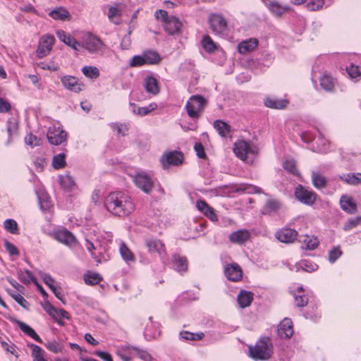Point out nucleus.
Returning <instances> with one entry per match:
<instances>
[{"label":"nucleus","instance_id":"nucleus-1","mask_svg":"<svg viewBox=\"0 0 361 361\" xmlns=\"http://www.w3.org/2000/svg\"><path fill=\"white\" fill-rule=\"evenodd\" d=\"M104 206L109 212L121 218L129 216L136 208L131 196L122 191L109 193L105 199Z\"/></svg>","mask_w":361,"mask_h":361},{"label":"nucleus","instance_id":"nucleus-2","mask_svg":"<svg viewBox=\"0 0 361 361\" xmlns=\"http://www.w3.org/2000/svg\"><path fill=\"white\" fill-rule=\"evenodd\" d=\"M273 344L268 336H262L255 345H249V355L255 360H269L273 354Z\"/></svg>","mask_w":361,"mask_h":361},{"label":"nucleus","instance_id":"nucleus-3","mask_svg":"<svg viewBox=\"0 0 361 361\" xmlns=\"http://www.w3.org/2000/svg\"><path fill=\"white\" fill-rule=\"evenodd\" d=\"M207 100L200 94L191 96L187 101L185 109L190 118L193 121H197L202 115Z\"/></svg>","mask_w":361,"mask_h":361},{"label":"nucleus","instance_id":"nucleus-4","mask_svg":"<svg viewBox=\"0 0 361 361\" xmlns=\"http://www.w3.org/2000/svg\"><path fill=\"white\" fill-rule=\"evenodd\" d=\"M233 152L240 159L245 161L248 154H255L257 152V148L249 142L238 140L234 143Z\"/></svg>","mask_w":361,"mask_h":361},{"label":"nucleus","instance_id":"nucleus-5","mask_svg":"<svg viewBox=\"0 0 361 361\" xmlns=\"http://www.w3.org/2000/svg\"><path fill=\"white\" fill-rule=\"evenodd\" d=\"M133 180L135 185L146 194H149L154 188L152 178L145 172L136 173Z\"/></svg>","mask_w":361,"mask_h":361},{"label":"nucleus","instance_id":"nucleus-6","mask_svg":"<svg viewBox=\"0 0 361 361\" xmlns=\"http://www.w3.org/2000/svg\"><path fill=\"white\" fill-rule=\"evenodd\" d=\"M208 21L211 30L216 35H222L227 30V20L221 14L212 13L209 16Z\"/></svg>","mask_w":361,"mask_h":361},{"label":"nucleus","instance_id":"nucleus-7","mask_svg":"<svg viewBox=\"0 0 361 361\" xmlns=\"http://www.w3.org/2000/svg\"><path fill=\"white\" fill-rule=\"evenodd\" d=\"M67 133L60 126L54 125L49 128L47 131V139L50 144L59 145L66 142Z\"/></svg>","mask_w":361,"mask_h":361},{"label":"nucleus","instance_id":"nucleus-8","mask_svg":"<svg viewBox=\"0 0 361 361\" xmlns=\"http://www.w3.org/2000/svg\"><path fill=\"white\" fill-rule=\"evenodd\" d=\"M183 154L179 151H172L164 153L160 159L162 167L164 169L170 166H178L183 161Z\"/></svg>","mask_w":361,"mask_h":361},{"label":"nucleus","instance_id":"nucleus-9","mask_svg":"<svg viewBox=\"0 0 361 361\" xmlns=\"http://www.w3.org/2000/svg\"><path fill=\"white\" fill-rule=\"evenodd\" d=\"M55 42V38L53 35H46L42 36L39 42L37 49V56L38 58L42 59L47 56Z\"/></svg>","mask_w":361,"mask_h":361},{"label":"nucleus","instance_id":"nucleus-10","mask_svg":"<svg viewBox=\"0 0 361 361\" xmlns=\"http://www.w3.org/2000/svg\"><path fill=\"white\" fill-rule=\"evenodd\" d=\"M317 196L314 192L304 188L301 185L295 190V198L307 205H312L317 200Z\"/></svg>","mask_w":361,"mask_h":361},{"label":"nucleus","instance_id":"nucleus-11","mask_svg":"<svg viewBox=\"0 0 361 361\" xmlns=\"http://www.w3.org/2000/svg\"><path fill=\"white\" fill-rule=\"evenodd\" d=\"M145 245L150 254H157L161 257L166 255V247L164 243L157 238H149L145 239Z\"/></svg>","mask_w":361,"mask_h":361},{"label":"nucleus","instance_id":"nucleus-12","mask_svg":"<svg viewBox=\"0 0 361 361\" xmlns=\"http://www.w3.org/2000/svg\"><path fill=\"white\" fill-rule=\"evenodd\" d=\"M121 350L130 354L133 358L138 357L143 361H152V357L145 349L132 345H124L121 347Z\"/></svg>","mask_w":361,"mask_h":361},{"label":"nucleus","instance_id":"nucleus-13","mask_svg":"<svg viewBox=\"0 0 361 361\" xmlns=\"http://www.w3.org/2000/svg\"><path fill=\"white\" fill-rule=\"evenodd\" d=\"M49 235L52 236L59 243H61L68 246H72L76 243L75 237L71 231L66 228L54 231V232L49 233Z\"/></svg>","mask_w":361,"mask_h":361},{"label":"nucleus","instance_id":"nucleus-14","mask_svg":"<svg viewBox=\"0 0 361 361\" xmlns=\"http://www.w3.org/2000/svg\"><path fill=\"white\" fill-rule=\"evenodd\" d=\"M61 82L65 89L75 93L80 92L85 87L84 83L72 75L61 77Z\"/></svg>","mask_w":361,"mask_h":361},{"label":"nucleus","instance_id":"nucleus-15","mask_svg":"<svg viewBox=\"0 0 361 361\" xmlns=\"http://www.w3.org/2000/svg\"><path fill=\"white\" fill-rule=\"evenodd\" d=\"M298 233L296 230L288 227H283L278 230L275 233V237L280 242L284 243H293L297 238Z\"/></svg>","mask_w":361,"mask_h":361},{"label":"nucleus","instance_id":"nucleus-16","mask_svg":"<svg viewBox=\"0 0 361 361\" xmlns=\"http://www.w3.org/2000/svg\"><path fill=\"white\" fill-rule=\"evenodd\" d=\"M104 46V44L100 38L92 35L87 36L83 42V47L90 53H97Z\"/></svg>","mask_w":361,"mask_h":361},{"label":"nucleus","instance_id":"nucleus-17","mask_svg":"<svg viewBox=\"0 0 361 361\" xmlns=\"http://www.w3.org/2000/svg\"><path fill=\"white\" fill-rule=\"evenodd\" d=\"M336 82V78L326 71L323 72L319 77V85L325 92H334Z\"/></svg>","mask_w":361,"mask_h":361},{"label":"nucleus","instance_id":"nucleus-18","mask_svg":"<svg viewBox=\"0 0 361 361\" xmlns=\"http://www.w3.org/2000/svg\"><path fill=\"white\" fill-rule=\"evenodd\" d=\"M278 336L281 338H290L293 334V326L290 319L285 318L278 325Z\"/></svg>","mask_w":361,"mask_h":361},{"label":"nucleus","instance_id":"nucleus-19","mask_svg":"<svg viewBox=\"0 0 361 361\" xmlns=\"http://www.w3.org/2000/svg\"><path fill=\"white\" fill-rule=\"evenodd\" d=\"M224 274L229 281L235 282L240 281L243 277L242 269L236 263L227 265L224 269Z\"/></svg>","mask_w":361,"mask_h":361},{"label":"nucleus","instance_id":"nucleus-20","mask_svg":"<svg viewBox=\"0 0 361 361\" xmlns=\"http://www.w3.org/2000/svg\"><path fill=\"white\" fill-rule=\"evenodd\" d=\"M197 209L212 221H217L218 216L214 209L204 200H197L196 202Z\"/></svg>","mask_w":361,"mask_h":361},{"label":"nucleus","instance_id":"nucleus-21","mask_svg":"<svg viewBox=\"0 0 361 361\" xmlns=\"http://www.w3.org/2000/svg\"><path fill=\"white\" fill-rule=\"evenodd\" d=\"M144 87L145 91L152 95H157L160 92V87L158 80L152 75H147L144 80Z\"/></svg>","mask_w":361,"mask_h":361},{"label":"nucleus","instance_id":"nucleus-22","mask_svg":"<svg viewBox=\"0 0 361 361\" xmlns=\"http://www.w3.org/2000/svg\"><path fill=\"white\" fill-rule=\"evenodd\" d=\"M340 205L341 209L348 214H355L357 210L356 203L353 198L348 195H343L340 199Z\"/></svg>","mask_w":361,"mask_h":361},{"label":"nucleus","instance_id":"nucleus-23","mask_svg":"<svg viewBox=\"0 0 361 361\" xmlns=\"http://www.w3.org/2000/svg\"><path fill=\"white\" fill-rule=\"evenodd\" d=\"M258 44L259 42L256 38H250L238 44V51L240 54H245L254 51Z\"/></svg>","mask_w":361,"mask_h":361},{"label":"nucleus","instance_id":"nucleus-24","mask_svg":"<svg viewBox=\"0 0 361 361\" xmlns=\"http://www.w3.org/2000/svg\"><path fill=\"white\" fill-rule=\"evenodd\" d=\"M122 12V8L117 4L110 6L107 13L109 20L115 25H120Z\"/></svg>","mask_w":361,"mask_h":361},{"label":"nucleus","instance_id":"nucleus-25","mask_svg":"<svg viewBox=\"0 0 361 361\" xmlns=\"http://www.w3.org/2000/svg\"><path fill=\"white\" fill-rule=\"evenodd\" d=\"M264 105L267 107L274 109H284L288 104V101L284 99H278L276 97H267L264 99Z\"/></svg>","mask_w":361,"mask_h":361},{"label":"nucleus","instance_id":"nucleus-26","mask_svg":"<svg viewBox=\"0 0 361 361\" xmlns=\"http://www.w3.org/2000/svg\"><path fill=\"white\" fill-rule=\"evenodd\" d=\"M56 36L61 41L75 50H78L79 47H80V43L74 37H71L63 30H58L56 32Z\"/></svg>","mask_w":361,"mask_h":361},{"label":"nucleus","instance_id":"nucleus-27","mask_svg":"<svg viewBox=\"0 0 361 361\" xmlns=\"http://www.w3.org/2000/svg\"><path fill=\"white\" fill-rule=\"evenodd\" d=\"M250 236L247 230L241 229L232 232L229 235V240L233 243L243 244L250 238Z\"/></svg>","mask_w":361,"mask_h":361},{"label":"nucleus","instance_id":"nucleus-28","mask_svg":"<svg viewBox=\"0 0 361 361\" xmlns=\"http://www.w3.org/2000/svg\"><path fill=\"white\" fill-rule=\"evenodd\" d=\"M182 26V23L176 18L171 17L164 24V30L169 35H174L178 33Z\"/></svg>","mask_w":361,"mask_h":361},{"label":"nucleus","instance_id":"nucleus-29","mask_svg":"<svg viewBox=\"0 0 361 361\" xmlns=\"http://www.w3.org/2000/svg\"><path fill=\"white\" fill-rule=\"evenodd\" d=\"M173 267L177 271L182 273L188 269V259L184 256L174 255L172 258Z\"/></svg>","mask_w":361,"mask_h":361},{"label":"nucleus","instance_id":"nucleus-30","mask_svg":"<svg viewBox=\"0 0 361 361\" xmlns=\"http://www.w3.org/2000/svg\"><path fill=\"white\" fill-rule=\"evenodd\" d=\"M213 127L221 137H227L231 130L230 125L221 120L215 121Z\"/></svg>","mask_w":361,"mask_h":361},{"label":"nucleus","instance_id":"nucleus-31","mask_svg":"<svg viewBox=\"0 0 361 361\" xmlns=\"http://www.w3.org/2000/svg\"><path fill=\"white\" fill-rule=\"evenodd\" d=\"M238 303L241 308H245L250 305L253 300V294L251 292L241 290L238 295Z\"/></svg>","mask_w":361,"mask_h":361},{"label":"nucleus","instance_id":"nucleus-32","mask_svg":"<svg viewBox=\"0 0 361 361\" xmlns=\"http://www.w3.org/2000/svg\"><path fill=\"white\" fill-rule=\"evenodd\" d=\"M17 276L18 279L24 284L27 285L31 282H32L33 283H37L36 278L33 276L32 273L27 269L18 270Z\"/></svg>","mask_w":361,"mask_h":361},{"label":"nucleus","instance_id":"nucleus-33","mask_svg":"<svg viewBox=\"0 0 361 361\" xmlns=\"http://www.w3.org/2000/svg\"><path fill=\"white\" fill-rule=\"evenodd\" d=\"M18 325L20 328V329L26 335L31 337L32 339H34L35 341L42 343V338L38 336V334L35 332V331L31 328L30 326L26 324L25 323L23 322H18Z\"/></svg>","mask_w":361,"mask_h":361},{"label":"nucleus","instance_id":"nucleus-34","mask_svg":"<svg viewBox=\"0 0 361 361\" xmlns=\"http://www.w3.org/2000/svg\"><path fill=\"white\" fill-rule=\"evenodd\" d=\"M142 54L147 65H157L161 61L160 55L155 51L147 50L145 51Z\"/></svg>","mask_w":361,"mask_h":361},{"label":"nucleus","instance_id":"nucleus-35","mask_svg":"<svg viewBox=\"0 0 361 361\" xmlns=\"http://www.w3.org/2000/svg\"><path fill=\"white\" fill-rule=\"evenodd\" d=\"M84 281L87 285L94 286L102 281V277L98 273L88 271L84 274Z\"/></svg>","mask_w":361,"mask_h":361},{"label":"nucleus","instance_id":"nucleus-36","mask_svg":"<svg viewBox=\"0 0 361 361\" xmlns=\"http://www.w3.org/2000/svg\"><path fill=\"white\" fill-rule=\"evenodd\" d=\"M120 254L126 262H135V257L133 252L129 249L126 243H121L119 247Z\"/></svg>","mask_w":361,"mask_h":361},{"label":"nucleus","instance_id":"nucleus-37","mask_svg":"<svg viewBox=\"0 0 361 361\" xmlns=\"http://www.w3.org/2000/svg\"><path fill=\"white\" fill-rule=\"evenodd\" d=\"M361 225V216L349 218L343 224V230L345 232H350Z\"/></svg>","mask_w":361,"mask_h":361},{"label":"nucleus","instance_id":"nucleus-38","mask_svg":"<svg viewBox=\"0 0 361 361\" xmlns=\"http://www.w3.org/2000/svg\"><path fill=\"white\" fill-rule=\"evenodd\" d=\"M202 46L204 51L207 53H213L216 49L217 46L210 36L205 35L202 39Z\"/></svg>","mask_w":361,"mask_h":361},{"label":"nucleus","instance_id":"nucleus-39","mask_svg":"<svg viewBox=\"0 0 361 361\" xmlns=\"http://www.w3.org/2000/svg\"><path fill=\"white\" fill-rule=\"evenodd\" d=\"M59 183L61 187L66 190H71L75 185L73 178L69 174L61 176L59 177Z\"/></svg>","mask_w":361,"mask_h":361},{"label":"nucleus","instance_id":"nucleus-40","mask_svg":"<svg viewBox=\"0 0 361 361\" xmlns=\"http://www.w3.org/2000/svg\"><path fill=\"white\" fill-rule=\"evenodd\" d=\"M340 178L348 184L357 185L361 183V173L343 174Z\"/></svg>","mask_w":361,"mask_h":361},{"label":"nucleus","instance_id":"nucleus-41","mask_svg":"<svg viewBox=\"0 0 361 361\" xmlns=\"http://www.w3.org/2000/svg\"><path fill=\"white\" fill-rule=\"evenodd\" d=\"M267 7L274 15L279 16L288 10L286 6H282L279 1H269Z\"/></svg>","mask_w":361,"mask_h":361},{"label":"nucleus","instance_id":"nucleus-42","mask_svg":"<svg viewBox=\"0 0 361 361\" xmlns=\"http://www.w3.org/2000/svg\"><path fill=\"white\" fill-rule=\"evenodd\" d=\"M49 16L54 20H65L69 18V13L67 10L62 7L57 8L49 12Z\"/></svg>","mask_w":361,"mask_h":361},{"label":"nucleus","instance_id":"nucleus-43","mask_svg":"<svg viewBox=\"0 0 361 361\" xmlns=\"http://www.w3.org/2000/svg\"><path fill=\"white\" fill-rule=\"evenodd\" d=\"M312 180L313 185L317 189H322L326 186V179L317 172H312Z\"/></svg>","mask_w":361,"mask_h":361},{"label":"nucleus","instance_id":"nucleus-44","mask_svg":"<svg viewBox=\"0 0 361 361\" xmlns=\"http://www.w3.org/2000/svg\"><path fill=\"white\" fill-rule=\"evenodd\" d=\"M82 73L86 78L90 79H97L100 75L99 70L97 67L92 66H85L82 67Z\"/></svg>","mask_w":361,"mask_h":361},{"label":"nucleus","instance_id":"nucleus-45","mask_svg":"<svg viewBox=\"0 0 361 361\" xmlns=\"http://www.w3.org/2000/svg\"><path fill=\"white\" fill-rule=\"evenodd\" d=\"M32 357L33 361H47L44 358V351L38 345L32 344Z\"/></svg>","mask_w":361,"mask_h":361},{"label":"nucleus","instance_id":"nucleus-46","mask_svg":"<svg viewBox=\"0 0 361 361\" xmlns=\"http://www.w3.org/2000/svg\"><path fill=\"white\" fill-rule=\"evenodd\" d=\"M281 207V203L276 200H269L267 201L264 210L265 214H271L277 212Z\"/></svg>","mask_w":361,"mask_h":361},{"label":"nucleus","instance_id":"nucleus-47","mask_svg":"<svg viewBox=\"0 0 361 361\" xmlns=\"http://www.w3.org/2000/svg\"><path fill=\"white\" fill-rule=\"evenodd\" d=\"M66 155L63 153H60L53 157L52 166L55 169H61L66 166Z\"/></svg>","mask_w":361,"mask_h":361},{"label":"nucleus","instance_id":"nucleus-48","mask_svg":"<svg viewBox=\"0 0 361 361\" xmlns=\"http://www.w3.org/2000/svg\"><path fill=\"white\" fill-rule=\"evenodd\" d=\"M283 169L294 176H299V171L296 167L295 161L293 159H288L283 161Z\"/></svg>","mask_w":361,"mask_h":361},{"label":"nucleus","instance_id":"nucleus-49","mask_svg":"<svg viewBox=\"0 0 361 361\" xmlns=\"http://www.w3.org/2000/svg\"><path fill=\"white\" fill-rule=\"evenodd\" d=\"M303 243L305 244V248L306 250H312L317 247L319 245V240L317 238L314 236L306 235L305 238L303 240Z\"/></svg>","mask_w":361,"mask_h":361},{"label":"nucleus","instance_id":"nucleus-50","mask_svg":"<svg viewBox=\"0 0 361 361\" xmlns=\"http://www.w3.org/2000/svg\"><path fill=\"white\" fill-rule=\"evenodd\" d=\"M180 335L183 339L189 341H200L204 336L202 332L195 334L187 331L180 332Z\"/></svg>","mask_w":361,"mask_h":361},{"label":"nucleus","instance_id":"nucleus-51","mask_svg":"<svg viewBox=\"0 0 361 361\" xmlns=\"http://www.w3.org/2000/svg\"><path fill=\"white\" fill-rule=\"evenodd\" d=\"M345 71L351 79H357L361 78V72L358 66L350 63L345 68Z\"/></svg>","mask_w":361,"mask_h":361},{"label":"nucleus","instance_id":"nucleus-52","mask_svg":"<svg viewBox=\"0 0 361 361\" xmlns=\"http://www.w3.org/2000/svg\"><path fill=\"white\" fill-rule=\"evenodd\" d=\"M4 228L12 234L18 233V226L17 222L11 219H6L4 222Z\"/></svg>","mask_w":361,"mask_h":361},{"label":"nucleus","instance_id":"nucleus-53","mask_svg":"<svg viewBox=\"0 0 361 361\" xmlns=\"http://www.w3.org/2000/svg\"><path fill=\"white\" fill-rule=\"evenodd\" d=\"M295 4L300 5L306 3L305 7L310 11H317L323 7L324 1H294Z\"/></svg>","mask_w":361,"mask_h":361},{"label":"nucleus","instance_id":"nucleus-54","mask_svg":"<svg viewBox=\"0 0 361 361\" xmlns=\"http://www.w3.org/2000/svg\"><path fill=\"white\" fill-rule=\"evenodd\" d=\"M18 122L14 118H10L7 121V133L9 137L17 134L18 130Z\"/></svg>","mask_w":361,"mask_h":361},{"label":"nucleus","instance_id":"nucleus-55","mask_svg":"<svg viewBox=\"0 0 361 361\" xmlns=\"http://www.w3.org/2000/svg\"><path fill=\"white\" fill-rule=\"evenodd\" d=\"M44 345L49 351L54 353H61L63 349V345L56 341H49Z\"/></svg>","mask_w":361,"mask_h":361},{"label":"nucleus","instance_id":"nucleus-56","mask_svg":"<svg viewBox=\"0 0 361 361\" xmlns=\"http://www.w3.org/2000/svg\"><path fill=\"white\" fill-rule=\"evenodd\" d=\"M298 269H301L307 272H312L315 269V264L307 259L300 260L296 264Z\"/></svg>","mask_w":361,"mask_h":361},{"label":"nucleus","instance_id":"nucleus-57","mask_svg":"<svg viewBox=\"0 0 361 361\" xmlns=\"http://www.w3.org/2000/svg\"><path fill=\"white\" fill-rule=\"evenodd\" d=\"M112 130H116L118 134H121L123 136L127 135L129 130V124L128 123H114L111 125Z\"/></svg>","mask_w":361,"mask_h":361},{"label":"nucleus","instance_id":"nucleus-58","mask_svg":"<svg viewBox=\"0 0 361 361\" xmlns=\"http://www.w3.org/2000/svg\"><path fill=\"white\" fill-rule=\"evenodd\" d=\"M128 64L130 67H140L144 65H147L143 54H142V55H136L133 56Z\"/></svg>","mask_w":361,"mask_h":361},{"label":"nucleus","instance_id":"nucleus-59","mask_svg":"<svg viewBox=\"0 0 361 361\" xmlns=\"http://www.w3.org/2000/svg\"><path fill=\"white\" fill-rule=\"evenodd\" d=\"M157 108L156 103H151L147 106L138 107L137 109V114L140 116H145L149 114L152 111L155 110Z\"/></svg>","mask_w":361,"mask_h":361},{"label":"nucleus","instance_id":"nucleus-60","mask_svg":"<svg viewBox=\"0 0 361 361\" xmlns=\"http://www.w3.org/2000/svg\"><path fill=\"white\" fill-rule=\"evenodd\" d=\"M4 245L5 249L9 253L10 255L18 256L20 255V252L18 248L15 246V245L8 241L7 240H4Z\"/></svg>","mask_w":361,"mask_h":361},{"label":"nucleus","instance_id":"nucleus-61","mask_svg":"<svg viewBox=\"0 0 361 361\" xmlns=\"http://www.w3.org/2000/svg\"><path fill=\"white\" fill-rule=\"evenodd\" d=\"M25 142L27 145L35 147L40 145V140L35 135L30 133L25 137Z\"/></svg>","mask_w":361,"mask_h":361},{"label":"nucleus","instance_id":"nucleus-62","mask_svg":"<svg viewBox=\"0 0 361 361\" xmlns=\"http://www.w3.org/2000/svg\"><path fill=\"white\" fill-rule=\"evenodd\" d=\"M341 254L342 252L339 247H334L329 252V260L333 263L341 257Z\"/></svg>","mask_w":361,"mask_h":361},{"label":"nucleus","instance_id":"nucleus-63","mask_svg":"<svg viewBox=\"0 0 361 361\" xmlns=\"http://www.w3.org/2000/svg\"><path fill=\"white\" fill-rule=\"evenodd\" d=\"M42 279L43 282L51 290H53L55 288H56L54 285L55 280L47 274H42L41 275Z\"/></svg>","mask_w":361,"mask_h":361},{"label":"nucleus","instance_id":"nucleus-64","mask_svg":"<svg viewBox=\"0 0 361 361\" xmlns=\"http://www.w3.org/2000/svg\"><path fill=\"white\" fill-rule=\"evenodd\" d=\"M12 298L22 307L25 310H29L30 303L20 294L17 293L16 295H12Z\"/></svg>","mask_w":361,"mask_h":361}]
</instances>
